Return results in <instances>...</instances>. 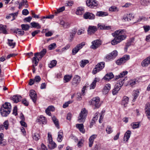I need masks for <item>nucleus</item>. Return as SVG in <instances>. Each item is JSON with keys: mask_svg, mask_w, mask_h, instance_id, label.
<instances>
[{"mask_svg": "<svg viewBox=\"0 0 150 150\" xmlns=\"http://www.w3.org/2000/svg\"><path fill=\"white\" fill-rule=\"evenodd\" d=\"M126 33V30L124 29H119L115 31L112 34L115 38L111 41V44L115 45L125 40L127 37Z\"/></svg>", "mask_w": 150, "mask_h": 150, "instance_id": "obj_1", "label": "nucleus"}, {"mask_svg": "<svg viewBox=\"0 0 150 150\" xmlns=\"http://www.w3.org/2000/svg\"><path fill=\"white\" fill-rule=\"evenodd\" d=\"M46 50L45 49H43L40 52H37L34 54L35 57L33 58V62L37 65L39 61V59H41L45 55L46 52Z\"/></svg>", "mask_w": 150, "mask_h": 150, "instance_id": "obj_2", "label": "nucleus"}, {"mask_svg": "<svg viewBox=\"0 0 150 150\" xmlns=\"http://www.w3.org/2000/svg\"><path fill=\"white\" fill-rule=\"evenodd\" d=\"M89 103L94 107V109L98 108L101 105L100 98L98 97L93 98L89 102Z\"/></svg>", "mask_w": 150, "mask_h": 150, "instance_id": "obj_3", "label": "nucleus"}, {"mask_svg": "<svg viewBox=\"0 0 150 150\" xmlns=\"http://www.w3.org/2000/svg\"><path fill=\"white\" fill-rule=\"evenodd\" d=\"M124 79H121V81L119 80L117 81L116 84L115 85L114 88L112 91L113 95H115L118 93L124 84Z\"/></svg>", "mask_w": 150, "mask_h": 150, "instance_id": "obj_4", "label": "nucleus"}, {"mask_svg": "<svg viewBox=\"0 0 150 150\" xmlns=\"http://www.w3.org/2000/svg\"><path fill=\"white\" fill-rule=\"evenodd\" d=\"M117 55V52L116 50H115L107 54L104 57V59L105 61H108L114 59Z\"/></svg>", "mask_w": 150, "mask_h": 150, "instance_id": "obj_5", "label": "nucleus"}, {"mask_svg": "<svg viewBox=\"0 0 150 150\" xmlns=\"http://www.w3.org/2000/svg\"><path fill=\"white\" fill-rule=\"evenodd\" d=\"M87 113V111L85 108L82 110L79 116L78 117V120L79 122H84L85 121Z\"/></svg>", "mask_w": 150, "mask_h": 150, "instance_id": "obj_6", "label": "nucleus"}, {"mask_svg": "<svg viewBox=\"0 0 150 150\" xmlns=\"http://www.w3.org/2000/svg\"><path fill=\"white\" fill-rule=\"evenodd\" d=\"M105 63L104 62H102L98 63L96 66L93 69V73L95 74L98 72L103 69L105 66Z\"/></svg>", "mask_w": 150, "mask_h": 150, "instance_id": "obj_7", "label": "nucleus"}, {"mask_svg": "<svg viewBox=\"0 0 150 150\" xmlns=\"http://www.w3.org/2000/svg\"><path fill=\"white\" fill-rule=\"evenodd\" d=\"M86 4L87 6L91 8H96L98 5L97 1L95 0H87Z\"/></svg>", "mask_w": 150, "mask_h": 150, "instance_id": "obj_8", "label": "nucleus"}, {"mask_svg": "<svg viewBox=\"0 0 150 150\" xmlns=\"http://www.w3.org/2000/svg\"><path fill=\"white\" fill-rule=\"evenodd\" d=\"M80 81V77L77 75H75L71 82L72 86L76 87L79 83Z\"/></svg>", "mask_w": 150, "mask_h": 150, "instance_id": "obj_9", "label": "nucleus"}, {"mask_svg": "<svg viewBox=\"0 0 150 150\" xmlns=\"http://www.w3.org/2000/svg\"><path fill=\"white\" fill-rule=\"evenodd\" d=\"M85 45V44L84 42H83L77 45L72 50V54L73 55L75 54Z\"/></svg>", "mask_w": 150, "mask_h": 150, "instance_id": "obj_10", "label": "nucleus"}, {"mask_svg": "<svg viewBox=\"0 0 150 150\" xmlns=\"http://www.w3.org/2000/svg\"><path fill=\"white\" fill-rule=\"evenodd\" d=\"M102 42L100 40H96L92 42V45L91 48L93 50H95L99 47L102 44Z\"/></svg>", "mask_w": 150, "mask_h": 150, "instance_id": "obj_11", "label": "nucleus"}, {"mask_svg": "<svg viewBox=\"0 0 150 150\" xmlns=\"http://www.w3.org/2000/svg\"><path fill=\"white\" fill-rule=\"evenodd\" d=\"M129 59V55H125L119 59L117 60L116 63L118 65H121L122 64L125 62L126 61Z\"/></svg>", "mask_w": 150, "mask_h": 150, "instance_id": "obj_12", "label": "nucleus"}, {"mask_svg": "<svg viewBox=\"0 0 150 150\" xmlns=\"http://www.w3.org/2000/svg\"><path fill=\"white\" fill-rule=\"evenodd\" d=\"M30 96L34 103H35L37 100V94L35 91L33 90H30Z\"/></svg>", "mask_w": 150, "mask_h": 150, "instance_id": "obj_13", "label": "nucleus"}, {"mask_svg": "<svg viewBox=\"0 0 150 150\" xmlns=\"http://www.w3.org/2000/svg\"><path fill=\"white\" fill-rule=\"evenodd\" d=\"M145 110L146 116L148 119L150 120V103H148L145 105Z\"/></svg>", "mask_w": 150, "mask_h": 150, "instance_id": "obj_14", "label": "nucleus"}, {"mask_svg": "<svg viewBox=\"0 0 150 150\" xmlns=\"http://www.w3.org/2000/svg\"><path fill=\"white\" fill-rule=\"evenodd\" d=\"M97 30V28L96 26H89L88 30V34L92 35L94 34Z\"/></svg>", "mask_w": 150, "mask_h": 150, "instance_id": "obj_15", "label": "nucleus"}, {"mask_svg": "<svg viewBox=\"0 0 150 150\" xmlns=\"http://www.w3.org/2000/svg\"><path fill=\"white\" fill-rule=\"evenodd\" d=\"M95 15L92 13L89 12L86 13L83 15V17L85 19H93L95 18Z\"/></svg>", "mask_w": 150, "mask_h": 150, "instance_id": "obj_16", "label": "nucleus"}, {"mask_svg": "<svg viewBox=\"0 0 150 150\" xmlns=\"http://www.w3.org/2000/svg\"><path fill=\"white\" fill-rule=\"evenodd\" d=\"M22 97L21 96L18 95L13 96L12 97H11V99L12 100L14 103H17L20 101Z\"/></svg>", "mask_w": 150, "mask_h": 150, "instance_id": "obj_17", "label": "nucleus"}, {"mask_svg": "<svg viewBox=\"0 0 150 150\" xmlns=\"http://www.w3.org/2000/svg\"><path fill=\"white\" fill-rule=\"evenodd\" d=\"M127 71H123L122 72H121L120 74L118 76H115V79H117L120 78V81H121V79H124V80H125V79L124 78L123 76L127 74Z\"/></svg>", "mask_w": 150, "mask_h": 150, "instance_id": "obj_18", "label": "nucleus"}, {"mask_svg": "<svg viewBox=\"0 0 150 150\" xmlns=\"http://www.w3.org/2000/svg\"><path fill=\"white\" fill-rule=\"evenodd\" d=\"M114 77V75L112 72L106 74L103 78L105 80L109 81Z\"/></svg>", "mask_w": 150, "mask_h": 150, "instance_id": "obj_19", "label": "nucleus"}, {"mask_svg": "<svg viewBox=\"0 0 150 150\" xmlns=\"http://www.w3.org/2000/svg\"><path fill=\"white\" fill-rule=\"evenodd\" d=\"M111 88L110 85L109 83L106 84L104 86L103 90V93L106 94L109 92Z\"/></svg>", "mask_w": 150, "mask_h": 150, "instance_id": "obj_20", "label": "nucleus"}, {"mask_svg": "<svg viewBox=\"0 0 150 150\" xmlns=\"http://www.w3.org/2000/svg\"><path fill=\"white\" fill-rule=\"evenodd\" d=\"M76 127L78 128L81 132L84 133L85 132V130L84 128V126L83 124H78L76 125Z\"/></svg>", "mask_w": 150, "mask_h": 150, "instance_id": "obj_21", "label": "nucleus"}, {"mask_svg": "<svg viewBox=\"0 0 150 150\" xmlns=\"http://www.w3.org/2000/svg\"><path fill=\"white\" fill-rule=\"evenodd\" d=\"M131 134V132L130 131H127L125 134L123 140L127 141L130 137Z\"/></svg>", "mask_w": 150, "mask_h": 150, "instance_id": "obj_22", "label": "nucleus"}, {"mask_svg": "<svg viewBox=\"0 0 150 150\" xmlns=\"http://www.w3.org/2000/svg\"><path fill=\"white\" fill-rule=\"evenodd\" d=\"M96 135H93L90 137L89 139V146L90 147H91L92 146L94 139L96 138Z\"/></svg>", "mask_w": 150, "mask_h": 150, "instance_id": "obj_23", "label": "nucleus"}, {"mask_svg": "<svg viewBox=\"0 0 150 150\" xmlns=\"http://www.w3.org/2000/svg\"><path fill=\"white\" fill-rule=\"evenodd\" d=\"M37 120L38 122H42L43 124H45L47 122L45 117L43 115H41L38 117Z\"/></svg>", "mask_w": 150, "mask_h": 150, "instance_id": "obj_24", "label": "nucleus"}, {"mask_svg": "<svg viewBox=\"0 0 150 150\" xmlns=\"http://www.w3.org/2000/svg\"><path fill=\"white\" fill-rule=\"evenodd\" d=\"M129 98L128 97L125 96L123 98L122 101V104L125 107L129 102Z\"/></svg>", "mask_w": 150, "mask_h": 150, "instance_id": "obj_25", "label": "nucleus"}, {"mask_svg": "<svg viewBox=\"0 0 150 150\" xmlns=\"http://www.w3.org/2000/svg\"><path fill=\"white\" fill-rule=\"evenodd\" d=\"M76 30L74 29L72 30L70 33V40L71 41L72 40L73 38L75 36V34L76 33Z\"/></svg>", "mask_w": 150, "mask_h": 150, "instance_id": "obj_26", "label": "nucleus"}, {"mask_svg": "<svg viewBox=\"0 0 150 150\" xmlns=\"http://www.w3.org/2000/svg\"><path fill=\"white\" fill-rule=\"evenodd\" d=\"M3 108H1L0 110V112L1 115L4 117H6L9 113V111L7 110V111L6 110H3Z\"/></svg>", "mask_w": 150, "mask_h": 150, "instance_id": "obj_27", "label": "nucleus"}, {"mask_svg": "<svg viewBox=\"0 0 150 150\" xmlns=\"http://www.w3.org/2000/svg\"><path fill=\"white\" fill-rule=\"evenodd\" d=\"M96 15L98 16L104 17L108 16V13L106 12L99 11L97 12Z\"/></svg>", "mask_w": 150, "mask_h": 150, "instance_id": "obj_28", "label": "nucleus"}, {"mask_svg": "<svg viewBox=\"0 0 150 150\" xmlns=\"http://www.w3.org/2000/svg\"><path fill=\"white\" fill-rule=\"evenodd\" d=\"M150 64L147 58L144 60L142 62V66L143 67H145L148 66Z\"/></svg>", "mask_w": 150, "mask_h": 150, "instance_id": "obj_29", "label": "nucleus"}, {"mask_svg": "<svg viewBox=\"0 0 150 150\" xmlns=\"http://www.w3.org/2000/svg\"><path fill=\"white\" fill-rule=\"evenodd\" d=\"M98 28L101 30H109L110 29V27L109 26H105L104 25H100V24H98Z\"/></svg>", "mask_w": 150, "mask_h": 150, "instance_id": "obj_30", "label": "nucleus"}, {"mask_svg": "<svg viewBox=\"0 0 150 150\" xmlns=\"http://www.w3.org/2000/svg\"><path fill=\"white\" fill-rule=\"evenodd\" d=\"M72 77V76L71 75H65L64 77V82L65 83L69 82L71 79Z\"/></svg>", "mask_w": 150, "mask_h": 150, "instance_id": "obj_31", "label": "nucleus"}, {"mask_svg": "<svg viewBox=\"0 0 150 150\" xmlns=\"http://www.w3.org/2000/svg\"><path fill=\"white\" fill-rule=\"evenodd\" d=\"M89 62V61L88 60H82L80 62V65L81 67L83 68L87 64H88Z\"/></svg>", "mask_w": 150, "mask_h": 150, "instance_id": "obj_32", "label": "nucleus"}, {"mask_svg": "<svg viewBox=\"0 0 150 150\" xmlns=\"http://www.w3.org/2000/svg\"><path fill=\"white\" fill-rule=\"evenodd\" d=\"M63 134L62 131H60L58 132L57 140L58 142H62L63 139Z\"/></svg>", "mask_w": 150, "mask_h": 150, "instance_id": "obj_33", "label": "nucleus"}, {"mask_svg": "<svg viewBox=\"0 0 150 150\" xmlns=\"http://www.w3.org/2000/svg\"><path fill=\"white\" fill-rule=\"evenodd\" d=\"M84 13V9L81 7L77 8L76 14L78 15H81Z\"/></svg>", "mask_w": 150, "mask_h": 150, "instance_id": "obj_34", "label": "nucleus"}, {"mask_svg": "<svg viewBox=\"0 0 150 150\" xmlns=\"http://www.w3.org/2000/svg\"><path fill=\"white\" fill-rule=\"evenodd\" d=\"M52 120L56 127L58 129L59 128V125L58 121L55 116H53L52 117Z\"/></svg>", "mask_w": 150, "mask_h": 150, "instance_id": "obj_35", "label": "nucleus"}, {"mask_svg": "<svg viewBox=\"0 0 150 150\" xmlns=\"http://www.w3.org/2000/svg\"><path fill=\"white\" fill-rule=\"evenodd\" d=\"M13 32L22 35L24 34V32L21 29H17L13 30Z\"/></svg>", "mask_w": 150, "mask_h": 150, "instance_id": "obj_36", "label": "nucleus"}, {"mask_svg": "<svg viewBox=\"0 0 150 150\" xmlns=\"http://www.w3.org/2000/svg\"><path fill=\"white\" fill-rule=\"evenodd\" d=\"M48 146L50 149H52L56 147L57 146V145L54 142H52L50 143H49Z\"/></svg>", "mask_w": 150, "mask_h": 150, "instance_id": "obj_37", "label": "nucleus"}, {"mask_svg": "<svg viewBox=\"0 0 150 150\" xmlns=\"http://www.w3.org/2000/svg\"><path fill=\"white\" fill-rule=\"evenodd\" d=\"M139 93V91L138 89L134 91V93L133 94V96L134 97V99H133V101H134L135 99L137 98Z\"/></svg>", "mask_w": 150, "mask_h": 150, "instance_id": "obj_38", "label": "nucleus"}, {"mask_svg": "<svg viewBox=\"0 0 150 150\" xmlns=\"http://www.w3.org/2000/svg\"><path fill=\"white\" fill-rule=\"evenodd\" d=\"M30 24L33 28H36L38 29H40L41 28V26L38 23H36L35 22L31 23Z\"/></svg>", "mask_w": 150, "mask_h": 150, "instance_id": "obj_39", "label": "nucleus"}, {"mask_svg": "<svg viewBox=\"0 0 150 150\" xmlns=\"http://www.w3.org/2000/svg\"><path fill=\"white\" fill-rule=\"evenodd\" d=\"M8 45L10 47H11L12 48H13L16 45V42H13V40H10L9 39H8Z\"/></svg>", "mask_w": 150, "mask_h": 150, "instance_id": "obj_40", "label": "nucleus"}, {"mask_svg": "<svg viewBox=\"0 0 150 150\" xmlns=\"http://www.w3.org/2000/svg\"><path fill=\"white\" fill-rule=\"evenodd\" d=\"M139 122H134L132 123L131 125L132 126V129H134L139 127Z\"/></svg>", "mask_w": 150, "mask_h": 150, "instance_id": "obj_41", "label": "nucleus"}, {"mask_svg": "<svg viewBox=\"0 0 150 150\" xmlns=\"http://www.w3.org/2000/svg\"><path fill=\"white\" fill-rule=\"evenodd\" d=\"M65 7L64 6H63L58 9H57V11H55V15L57 16V14L62 12L65 10Z\"/></svg>", "mask_w": 150, "mask_h": 150, "instance_id": "obj_42", "label": "nucleus"}, {"mask_svg": "<svg viewBox=\"0 0 150 150\" xmlns=\"http://www.w3.org/2000/svg\"><path fill=\"white\" fill-rule=\"evenodd\" d=\"M138 83V81H136V80L135 79L131 80L129 81L128 83L129 85L132 86H133L135 85L137 83Z\"/></svg>", "mask_w": 150, "mask_h": 150, "instance_id": "obj_43", "label": "nucleus"}, {"mask_svg": "<svg viewBox=\"0 0 150 150\" xmlns=\"http://www.w3.org/2000/svg\"><path fill=\"white\" fill-rule=\"evenodd\" d=\"M97 81L96 79V78H95V80L93 81L92 83L90 85V89H93L95 88L96 85V83L97 82Z\"/></svg>", "mask_w": 150, "mask_h": 150, "instance_id": "obj_44", "label": "nucleus"}, {"mask_svg": "<svg viewBox=\"0 0 150 150\" xmlns=\"http://www.w3.org/2000/svg\"><path fill=\"white\" fill-rule=\"evenodd\" d=\"M6 26H4L3 25L0 24V30L2 31L4 34H7V31L6 29Z\"/></svg>", "mask_w": 150, "mask_h": 150, "instance_id": "obj_45", "label": "nucleus"}, {"mask_svg": "<svg viewBox=\"0 0 150 150\" xmlns=\"http://www.w3.org/2000/svg\"><path fill=\"white\" fill-rule=\"evenodd\" d=\"M22 29L23 30L26 31L28 30L30 28V26L28 24H22L21 25Z\"/></svg>", "mask_w": 150, "mask_h": 150, "instance_id": "obj_46", "label": "nucleus"}, {"mask_svg": "<svg viewBox=\"0 0 150 150\" xmlns=\"http://www.w3.org/2000/svg\"><path fill=\"white\" fill-rule=\"evenodd\" d=\"M57 61L55 60H53L51 61L50 64L49 65V67L50 68H52L56 65Z\"/></svg>", "mask_w": 150, "mask_h": 150, "instance_id": "obj_47", "label": "nucleus"}, {"mask_svg": "<svg viewBox=\"0 0 150 150\" xmlns=\"http://www.w3.org/2000/svg\"><path fill=\"white\" fill-rule=\"evenodd\" d=\"M109 10L111 12H116L118 11V9L115 6H112L110 8Z\"/></svg>", "mask_w": 150, "mask_h": 150, "instance_id": "obj_48", "label": "nucleus"}, {"mask_svg": "<svg viewBox=\"0 0 150 150\" xmlns=\"http://www.w3.org/2000/svg\"><path fill=\"white\" fill-rule=\"evenodd\" d=\"M140 2L142 5L146 6L149 2V0H140Z\"/></svg>", "mask_w": 150, "mask_h": 150, "instance_id": "obj_49", "label": "nucleus"}, {"mask_svg": "<svg viewBox=\"0 0 150 150\" xmlns=\"http://www.w3.org/2000/svg\"><path fill=\"white\" fill-rule=\"evenodd\" d=\"M33 136V139L35 141L38 140L40 138L39 134L37 133L34 134Z\"/></svg>", "mask_w": 150, "mask_h": 150, "instance_id": "obj_50", "label": "nucleus"}, {"mask_svg": "<svg viewBox=\"0 0 150 150\" xmlns=\"http://www.w3.org/2000/svg\"><path fill=\"white\" fill-rule=\"evenodd\" d=\"M1 107L4 108H9L11 109V104L8 103H6L3 105V106Z\"/></svg>", "mask_w": 150, "mask_h": 150, "instance_id": "obj_51", "label": "nucleus"}, {"mask_svg": "<svg viewBox=\"0 0 150 150\" xmlns=\"http://www.w3.org/2000/svg\"><path fill=\"white\" fill-rule=\"evenodd\" d=\"M56 47V44L55 43L51 44L48 46V48L50 50L54 49Z\"/></svg>", "mask_w": 150, "mask_h": 150, "instance_id": "obj_52", "label": "nucleus"}, {"mask_svg": "<svg viewBox=\"0 0 150 150\" xmlns=\"http://www.w3.org/2000/svg\"><path fill=\"white\" fill-rule=\"evenodd\" d=\"M34 80L35 83H38L40 81L41 78L39 76H37L35 77Z\"/></svg>", "mask_w": 150, "mask_h": 150, "instance_id": "obj_53", "label": "nucleus"}, {"mask_svg": "<svg viewBox=\"0 0 150 150\" xmlns=\"http://www.w3.org/2000/svg\"><path fill=\"white\" fill-rule=\"evenodd\" d=\"M73 1H68L66 2L65 5V6H71L73 5Z\"/></svg>", "mask_w": 150, "mask_h": 150, "instance_id": "obj_54", "label": "nucleus"}, {"mask_svg": "<svg viewBox=\"0 0 150 150\" xmlns=\"http://www.w3.org/2000/svg\"><path fill=\"white\" fill-rule=\"evenodd\" d=\"M72 101H69L66 102H65L63 105V107L64 108H65L67 107L69 104L71 103H72Z\"/></svg>", "mask_w": 150, "mask_h": 150, "instance_id": "obj_55", "label": "nucleus"}, {"mask_svg": "<svg viewBox=\"0 0 150 150\" xmlns=\"http://www.w3.org/2000/svg\"><path fill=\"white\" fill-rule=\"evenodd\" d=\"M106 131L108 134H109L112 132V130L111 127L110 126H108L106 129Z\"/></svg>", "mask_w": 150, "mask_h": 150, "instance_id": "obj_56", "label": "nucleus"}, {"mask_svg": "<svg viewBox=\"0 0 150 150\" xmlns=\"http://www.w3.org/2000/svg\"><path fill=\"white\" fill-rule=\"evenodd\" d=\"M6 144V141L5 139H2L0 140V145L1 146H4Z\"/></svg>", "mask_w": 150, "mask_h": 150, "instance_id": "obj_57", "label": "nucleus"}, {"mask_svg": "<svg viewBox=\"0 0 150 150\" xmlns=\"http://www.w3.org/2000/svg\"><path fill=\"white\" fill-rule=\"evenodd\" d=\"M4 127H5V129H8V127L9 125V124L8 122V120H6L4 122Z\"/></svg>", "mask_w": 150, "mask_h": 150, "instance_id": "obj_58", "label": "nucleus"}, {"mask_svg": "<svg viewBox=\"0 0 150 150\" xmlns=\"http://www.w3.org/2000/svg\"><path fill=\"white\" fill-rule=\"evenodd\" d=\"M143 27L146 32H147L150 30V26L149 25H144Z\"/></svg>", "mask_w": 150, "mask_h": 150, "instance_id": "obj_59", "label": "nucleus"}, {"mask_svg": "<svg viewBox=\"0 0 150 150\" xmlns=\"http://www.w3.org/2000/svg\"><path fill=\"white\" fill-rule=\"evenodd\" d=\"M129 16V15H127V14L123 16V18L125 21H129V19L128 18Z\"/></svg>", "mask_w": 150, "mask_h": 150, "instance_id": "obj_60", "label": "nucleus"}, {"mask_svg": "<svg viewBox=\"0 0 150 150\" xmlns=\"http://www.w3.org/2000/svg\"><path fill=\"white\" fill-rule=\"evenodd\" d=\"M13 114L16 116L17 114V107L15 106L14 107L13 110Z\"/></svg>", "mask_w": 150, "mask_h": 150, "instance_id": "obj_61", "label": "nucleus"}, {"mask_svg": "<svg viewBox=\"0 0 150 150\" xmlns=\"http://www.w3.org/2000/svg\"><path fill=\"white\" fill-rule=\"evenodd\" d=\"M29 13V11L27 9H24L22 11V14L24 15H27Z\"/></svg>", "mask_w": 150, "mask_h": 150, "instance_id": "obj_62", "label": "nucleus"}, {"mask_svg": "<svg viewBox=\"0 0 150 150\" xmlns=\"http://www.w3.org/2000/svg\"><path fill=\"white\" fill-rule=\"evenodd\" d=\"M40 32L39 30H36L32 33V35L33 37L35 36L36 35L38 34Z\"/></svg>", "mask_w": 150, "mask_h": 150, "instance_id": "obj_63", "label": "nucleus"}, {"mask_svg": "<svg viewBox=\"0 0 150 150\" xmlns=\"http://www.w3.org/2000/svg\"><path fill=\"white\" fill-rule=\"evenodd\" d=\"M20 123L21 125L24 127H27V125L26 124L25 122L24 121V120H21L20 122Z\"/></svg>", "mask_w": 150, "mask_h": 150, "instance_id": "obj_64", "label": "nucleus"}]
</instances>
